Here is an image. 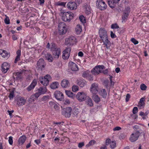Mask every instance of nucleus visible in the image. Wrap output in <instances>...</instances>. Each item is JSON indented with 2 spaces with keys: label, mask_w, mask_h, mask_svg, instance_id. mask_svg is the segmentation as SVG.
Returning <instances> with one entry per match:
<instances>
[{
  "label": "nucleus",
  "mask_w": 149,
  "mask_h": 149,
  "mask_svg": "<svg viewBox=\"0 0 149 149\" xmlns=\"http://www.w3.org/2000/svg\"><path fill=\"white\" fill-rule=\"evenodd\" d=\"M69 68L73 71H77L79 70L77 65L73 62L69 63Z\"/></svg>",
  "instance_id": "obj_14"
},
{
  "label": "nucleus",
  "mask_w": 149,
  "mask_h": 149,
  "mask_svg": "<svg viewBox=\"0 0 149 149\" xmlns=\"http://www.w3.org/2000/svg\"><path fill=\"white\" fill-rule=\"evenodd\" d=\"M37 81L36 79H34L31 84L27 88V90L28 91H29L34 88L37 84Z\"/></svg>",
  "instance_id": "obj_19"
},
{
  "label": "nucleus",
  "mask_w": 149,
  "mask_h": 149,
  "mask_svg": "<svg viewBox=\"0 0 149 149\" xmlns=\"http://www.w3.org/2000/svg\"><path fill=\"white\" fill-rule=\"evenodd\" d=\"M128 11L127 12H124L123 14V17H122V22H125V20L127 18L128 16L129 15V14L130 13V11L129 10V9L127 8Z\"/></svg>",
  "instance_id": "obj_26"
},
{
  "label": "nucleus",
  "mask_w": 149,
  "mask_h": 149,
  "mask_svg": "<svg viewBox=\"0 0 149 149\" xmlns=\"http://www.w3.org/2000/svg\"><path fill=\"white\" fill-rule=\"evenodd\" d=\"M67 7L68 9L70 10H75L77 8V5L74 2L70 1L67 4Z\"/></svg>",
  "instance_id": "obj_15"
},
{
  "label": "nucleus",
  "mask_w": 149,
  "mask_h": 149,
  "mask_svg": "<svg viewBox=\"0 0 149 149\" xmlns=\"http://www.w3.org/2000/svg\"><path fill=\"white\" fill-rule=\"evenodd\" d=\"M111 37L112 38H114L116 37V35L112 31L111 32Z\"/></svg>",
  "instance_id": "obj_58"
},
{
  "label": "nucleus",
  "mask_w": 149,
  "mask_h": 149,
  "mask_svg": "<svg viewBox=\"0 0 149 149\" xmlns=\"http://www.w3.org/2000/svg\"><path fill=\"white\" fill-rule=\"evenodd\" d=\"M55 103L53 102H49V107L52 108L54 107V105H55Z\"/></svg>",
  "instance_id": "obj_49"
},
{
  "label": "nucleus",
  "mask_w": 149,
  "mask_h": 149,
  "mask_svg": "<svg viewBox=\"0 0 149 149\" xmlns=\"http://www.w3.org/2000/svg\"><path fill=\"white\" fill-rule=\"evenodd\" d=\"M96 5L98 8L101 10H104L107 7L106 4L102 0H97Z\"/></svg>",
  "instance_id": "obj_9"
},
{
  "label": "nucleus",
  "mask_w": 149,
  "mask_h": 149,
  "mask_svg": "<svg viewBox=\"0 0 149 149\" xmlns=\"http://www.w3.org/2000/svg\"><path fill=\"white\" fill-rule=\"evenodd\" d=\"M49 98V96H44L42 98L41 100L43 102H45L47 101Z\"/></svg>",
  "instance_id": "obj_42"
},
{
  "label": "nucleus",
  "mask_w": 149,
  "mask_h": 149,
  "mask_svg": "<svg viewBox=\"0 0 149 149\" xmlns=\"http://www.w3.org/2000/svg\"><path fill=\"white\" fill-rule=\"evenodd\" d=\"M87 75L88 74L86 73V72H84L83 73L82 76L84 77H87Z\"/></svg>",
  "instance_id": "obj_60"
},
{
  "label": "nucleus",
  "mask_w": 149,
  "mask_h": 149,
  "mask_svg": "<svg viewBox=\"0 0 149 149\" xmlns=\"http://www.w3.org/2000/svg\"><path fill=\"white\" fill-rule=\"evenodd\" d=\"M66 3L64 2H58L57 3V5L58 6H62L65 7Z\"/></svg>",
  "instance_id": "obj_52"
},
{
  "label": "nucleus",
  "mask_w": 149,
  "mask_h": 149,
  "mask_svg": "<svg viewBox=\"0 0 149 149\" xmlns=\"http://www.w3.org/2000/svg\"><path fill=\"white\" fill-rule=\"evenodd\" d=\"M84 145V143L83 142L80 143L78 144V146L79 148L82 147Z\"/></svg>",
  "instance_id": "obj_55"
},
{
  "label": "nucleus",
  "mask_w": 149,
  "mask_h": 149,
  "mask_svg": "<svg viewBox=\"0 0 149 149\" xmlns=\"http://www.w3.org/2000/svg\"><path fill=\"white\" fill-rule=\"evenodd\" d=\"M45 58L49 62H52L53 60L52 55L49 53H47L45 55Z\"/></svg>",
  "instance_id": "obj_29"
},
{
  "label": "nucleus",
  "mask_w": 149,
  "mask_h": 149,
  "mask_svg": "<svg viewBox=\"0 0 149 149\" xmlns=\"http://www.w3.org/2000/svg\"><path fill=\"white\" fill-rule=\"evenodd\" d=\"M79 19L81 22L83 23H85L86 22L85 19L83 15H81L79 17Z\"/></svg>",
  "instance_id": "obj_39"
},
{
  "label": "nucleus",
  "mask_w": 149,
  "mask_h": 149,
  "mask_svg": "<svg viewBox=\"0 0 149 149\" xmlns=\"http://www.w3.org/2000/svg\"><path fill=\"white\" fill-rule=\"evenodd\" d=\"M20 56H17L15 61V63H16L20 60Z\"/></svg>",
  "instance_id": "obj_57"
},
{
  "label": "nucleus",
  "mask_w": 149,
  "mask_h": 149,
  "mask_svg": "<svg viewBox=\"0 0 149 149\" xmlns=\"http://www.w3.org/2000/svg\"><path fill=\"white\" fill-rule=\"evenodd\" d=\"M37 65L38 68L42 70L45 68V64L44 60L42 58H40L38 61Z\"/></svg>",
  "instance_id": "obj_16"
},
{
  "label": "nucleus",
  "mask_w": 149,
  "mask_h": 149,
  "mask_svg": "<svg viewBox=\"0 0 149 149\" xmlns=\"http://www.w3.org/2000/svg\"><path fill=\"white\" fill-rule=\"evenodd\" d=\"M56 110H58L59 109V107L58 106L57 104L55 103L53 107Z\"/></svg>",
  "instance_id": "obj_53"
},
{
  "label": "nucleus",
  "mask_w": 149,
  "mask_h": 149,
  "mask_svg": "<svg viewBox=\"0 0 149 149\" xmlns=\"http://www.w3.org/2000/svg\"><path fill=\"white\" fill-rule=\"evenodd\" d=\"M51 79L50 76L48 74L45 76L44 78L40 77L39 78V81L44 86H46L48 85L49 80Z\"/></svg>",
  "instance_id": "obj_5"
},
{
  "label": "nucleus",
  "mask_w": 149,
  "mask_h": 149,
  "mask_svg": "<svg viewBox=\"0 0 149 149\" xmlns=\"http://www.w3.org/2000/svg\"><path fill=\"white\" fill-rule=\"evenodd\" d=\"M104 68V66L103 65H98L95 67L92 70L93 74L95 75L98 74L100 73L101 71Z\"/></svg>",
  "instance_id": "obj_8"
},
{
  "label": "nucleus",
  "mask_w": 149,
  "mask_h": 149,
  "mask_svg": "<svg viewBox=\"0 0 149 149\" xmlns=\"http://www.w3.org/2000/svg\"><path fill=\"white\" fill-rule=\"evenodd\" d=\"M130 97V95L129 94H127L126 96L125 101L126 102H128Z\"/></svg>",
  "instance_id": "obj_50"
},
{
  "label": "nucleus",
  "mask_w": 149,
  "mask_h": 149,
  "mask_svg": "<svg viewBox=\"0 0 149 149\" xmlns=\"http://www.w3.org/2000/svg\"><path fill=\"white\" fill-rule=\"evenodd\" d=\"M99 36L102 40L104 44L108 48L111 45V42L108 39L107 31L104 28H100L99 30Z\"/></svg>",
  "instance_id": "obj_1"
},
{
  "label": "nucleus",
  "mask_w": 149,
  "mask_h": 149,
  "mask_svg": "<svg viewBox=\"0 0 149 149\" xmlns=\"http://www.w3.org/2000/svg\"><path fill=\"white\" fill-rule=\"evenodd\" d=\"M74 16V15L71 12H64L62 17V19L65 22H69L70 20L72 19Z\"/></svg>",
  "instance_id": "obj_3"
},
{
  "label": "nucleus",
  "mask_w": 149,
  "mask_h": 149,
  "mask_svg": "<svg viewBox=\"0 0 149 149\" xmlns=\"http://www.w3.org/2000/svg\"><path fill=\"white\" fill-rule=\"evenodd\" d=\"M86 81L84 80H81L79 81L77 84L81 87H83L86 84Z\"/></svg>",
  "instance_id": "obj_34"
},
{
  "label": "nucleus",
  "mask_w": 149,
  "mask_h": 149,
  "mask_svg": "<svg viewBox=\"0 0 149 149\" xmlns=\"http://www.w3.org/2000/svg\"><path fill=\"white\" fill-rule=\"evenodd\" d=\"M79 90L78 87L76 86H73L72 87V90L73 91L75 92Z\"/></svg>",
  "instance_id": "obj_44"
},
{
  "label": "nucleus",
  "mask_w": 149,
  "mask_h": 149,
  "mask_svg": "<svg viewBox=\"0 0 149 149\" xmlns=\"http://www.w3.org/2000/svg\"><path fill=\"white\" fill-rule=\"evenodd\" d=\"M51 46L50 49L52 52L54 57L58 58L60 54V49L57 47L56 44L53 42L51 43Z\"/></svg>",
  "instance_id": "obj_2"
},
{
  "label": "nucleus",
  "mask_w": 149,
  "mask_h": 149,
  "mask_svg": "<svg viewBox=\"0 0 149 149\" xmlns=\"http://www.w3.org/2000/svg\"><path fill=\"white\" fill-rule=\"evenodd\" d=\"M8 97L10 100L13 99L14 97V92L13 91L11 92L9 94Z\"/></svg>",
  "instance_id": "obj_47"
},
{
  "label": "nucleus",
  "mask_w": 149,
  "mask_h": 149,
  "mask_svg": "<svg viewBox=\"0 0 149 149\" xmlns=\"http://www.w3.org/2000/svg\"><path fill=\"white\" fill-rule=\"evenodd\" d=\"M76 33L78 34L80 33L82 31V27L79 25H77L75 29Z\"/></svg>",
  "instance_id": "obj_33"
},
{
  "label": "nucleus",
  "mask_w": 149,
  "mask_h": 149,
  "mask_svg": "<svg viewBox=\"0 0 149 149\" xmlns=\"http://www.w3.org/2000/svg\"><path fill=\"white\" fill-rule=\"evenodd\" d=\"M72 109L71 107H68L62 109V113L66 118H69L71 116Z\"/></svg>",
  "instance_id": "obj_6"
},
{
  "label": "nucleus",
  "mask_w": 149,
  "mask_h": 149,
  "mask_svg": "<svg viewBox=\"0 0 149 149\" xmlns=\"http://www.w3.org/2000/svg\"><path fill=\"white\" fill-rule=\"evenodd\" d=\"M100 94L103 97H106L107 95V93L104 89H102L101 91Z\"/></svg>",
  "instance_id": "obj_36"
},
{
  "label": "nucleus",
  "mask_w": 149,
  "mask_h": 149,
  "mask_svg": "<svg viewBox=\"0 0 149 149\" xmlns=\"http://www.w3.org/2000/svg\"><path fill=\"white\" fill-rule=\"evenodd\" d=\"M34 141L37 144H38L40 143V140L39 139L36 140H35Z\"/></svg>",
  "instance_id": "obj_63"
},
{
  "label": "nucleus",
  "mask_w": 149,
  "mask_h": 149,
  "mask_svg": "<svg viewBox=\"0 0 149 149\" xmlns=\"http://www.w3.org/2000/svg\"><path fill=\"white\" fill-rule=\"evenodd\" d=\"M96 143V141L94 140H92L91 141L88 143L86 145V147H88L90 146L93 145Z\"/></svg>",
  "instance_id": "obj_38"
},
{
  "label": "nucleus",
  "mask_w": 149,
  "mask_h": 149,
  "mask_svg": "<svg viewBox=\"0 0 149 149\" xmlns=\"http://www.w3.org/2000/svg\"><path fill=\"white\" fill-rule=\"evenodd\" d=\"M96 94H93L92 96L93 100L96 103H98L100 101V97Z\"/></svg>",
  "instance_id": "obj_25"
},
{
  "label": "nucleus",
  "mask_w": 149,
  "mask_h": 149,
  "mask_svg": "<svg viewBox=\"0 0 149 149\" xmlns=\"http://www.w3.org/2000/svg\"><path fill=\"white\" fill-rule=\"evenodd\" d=\"M10 68V65L7 62H4L2 64L1 67L2 72L5 73Z\"/></svg>",
  "instance_id": "obj_18"
},
{
  "label": "nucleus",
  "mask_w": 149,
  "mask_h": 149,
  "mask_svg": "<svg viewBox=\"0 0 149 149\" xmlns=\"http://www.w3.org/2000/svg\"><path fill=\"white\" fill-rule=\"evenodd\" d=\"M131 40L135 45L139 43L138 41L134 38H132Z\"/></svg>",
  "instance_id": "obj_46"
},
{
  "label": "nucleus",
  "mask_w": 149,
  "mask_h": 149,
  "mask_svg": "<svg viewBox=\"0 0 149 149\" xmlns=\"http://www.w3.org/2000/svg\"><path fill=\"white\" fill-rule=\"evenodd\" d=\"M65 93L68 97H71L72 99L74 98L75 96V94L70 91H65Z\"/></svg>",
  "instance_id": "obj_30"
},
{
  "label": "nucleus",
  "mask_w": 149,
  "mask_h": 149,
  "mask_svg": "<svg viewBox=\"0 0 149 149\" xmlns=\"http://www.w3.org/2000/svg\"><path fill=\"white\" fill-rule=\"evenodd\" d=\"M76 39L73 36H71L69 38L65 39V41L66 44H69L70 45H73L75 42Z\"/></svg>",
  "instance_id": "obj_17"
},
{
  "label": "nucleus",
  "mask_w": 149,
  "mask_h": 149,
  "mask_svg": "<svg viewBox=\"0 0 149 149\" xmlns=\"http://www.w3.org/2000/svg\"><path fill=\"white\" fill-rule=\"evenodd\" d=\"M78 56H79L82 57L83 56V53L81 52H79L78 54Z\"/></svg>",
  "instance_id": "obj_62"
},
{
  "label": "nucleus",
  "mask_w": 149,
  "mask_h": 149,
  "mask_svg": "<svg viewBox=\"0 0 149 149\" xmlns=\"http://www.w3.org/2000/svg\"><path fill=\"white\" fill-rule=\"evenodd\" d=\"M41 94L38 92L34 94L35 97L36 98H38Z\"/></svg>",
  "instance_id": "obj_54"
},
{
  "label": "nucleus",
  "mask_w": 149,
  "mask_h": 149,
  "mask_svg": "<svg viewBox=\"0 0 149 149\" xmlns=\"http://www.w3.org/2000/svg\"><path fill=\"white\" fill-rule=\"evenodd\" d=\"M55 97L58 100L61 101L63 99V94L59 91H56L54 93Z\"/></svg>",
  "instance_id": "obj_13"
},
{
  "label": "nucleus",
  "mask_w": 149,
  "mask_h": 149,
  "mask_svg": "<svg viewBox=\"0 0 149 149\" xmlns=\"http://www.w3.org/2000/svg\"><path fill=\"white\" fill-rule=\"evenodd\" d=\"M22 73L21 72H17L14 73L13 75V77L16 80H19L22 78Z\"/></svg>",
  "instance_id": "obj_20"
},
{
  "label": "nucleus",
  "mask_w": 149,
  "mask_h": 149,
  "mask_svg": "<svg viewBox=\"0 0 149 149\" xmlns=\"http://www.w3.org/2000/svg\"><path fill=\"white\" fill-rule=\"evenodd\" d=\"M140 135V133L139 131H136L132 133L130 138V140L132 142L136 141L138 139Z\"/></svg>",
  "instance_id": "obj_7"
},
{
  "label": "nucleus",
  "mask_w": 149,
  "mask_h": 149,
  "mask_svg": "<svg viewBox=\"0 0 149 149\" xmlns=\"http://www.w3.org/2000/svg\"><path fill=\"white\" fill-rule=\"evenodd\" d=\"M0 54L4 58H8L10 56V53L7 52L6 51L0 49Z\"/></svg>",
  "instance_id": "obj_22"
},
{
  "label": "nucleus",
  "mask_w": 149,
  "mask_h": 149,
  "mask_svg": "<svg viewBox=\"0 0 149 149\" xmlns=\"http://www.w3.org/2000/svg\"><path fill=\"white\" fill-rule=\"evenodd\" d=\"M112 141L111 139L109 138L107 139L105 141V146H108L109 144H110Z\"/></svg>",
  "instance_id": "obj_45"
},
{
  "label": "nucleus",
  "mask_w": 149,
  "mask_h": 149,
  "mask_svg": "<svg viewBox=\"0 0 149 149\" xmlns=\"http://www.w3.org/2000/svg\"><path fill=\"white\" fill-rule=\"evenodd\" d=\"M59 33L60 35L65 34L67 31V28L65 24L63 22L60 23L58 26Z\"/></svg>",
  "instance_id": "obj_4"
},
{
  "label": "nucleus",
  "mask_w": 149,
  "mask_h": 149,
  "mask_svg": "<svg viewBox=\"0 0 149 149\" xmlns=\"http://www.w3.org/2000/svg\"><path fill=\"white\" fill-rule=\"evenodd\" d=\"M6 18L4 20V22L6 24H10V20L9 18L6 15H5Z\"/></svg>",
  "instance_id": "obj_37"
},
{
  "label": "nucleus",
  "mask_w": 149,
  "mask_h": 149,
  "mask_svg": "<svg viewBox=\"0 0 149 149\" xmlns=\"http://www.w3.org/2000/svg\"><path fill=\"white\" fill-rule=\"evenodd\" d=\"M100 149H107V147L106 146L104 145L102 146H101L100 148Z\"/></svg>",
  "instance_id": "obj_64"
},
{
  "label": "nucleus",
  "mask_w": 149,
  "mask_h": 149,
  "mask_svg": "<svg viewBox=\"0 0 149 149\" xmlns=\"http://www.w3.org/2000/svg\"><path fill=\"white\" fill-rule=\"evenodd\" d=\"M116 146V143L115 141H112L110 144V147L111 148H114Z\"/></svg>",
  "instance_id": "obj_40"
},
{
  "label": "nucleus",
  "mask_w": 149,
  "mask_h": 149,
  "mask_svg": "<svg viewBox=\"0 0 149 149\" xmlns=\"http://www.w3.org/2000/svg\"><path fill=\"white\" fill-rule=\"evenodd\" d=\"M121 128L117 126L113 129V131H118L120 130Z\"/></svg>",
  "instance_id": "obj_56"
},
{
  "label": "nucleus",
  "mask_w": 149,
  "mask_h": 149,
  "mask_svg": "<svg viewBox=\"0 0 149 149\" xmlns=\"http://www.w3.org/2000/svg\"><path fill=\"white\" fill-rule=\"evenodd\" d=\"M108 3L109 6L111 8H113L114 7L116 3H117L115 2L113 0H108Z\"/></svg>",
  "instance_id": "obj_32"
},
{
  "label": "nucleus",
  "mask_w": 149,
  "mask_h": 149,
  "mask_svg": "<svg viewBox=\"0 0 149 149\" xmlns=\"http://www.w3.org/2000/svg\"><path fill=\"white\" fill-rule=\"evenodd\" d=\"M38 92L42 94H45L47 92V89L45 86L40 87L38 89Z\"/></svg>",
  "instance_id": "obj_27"
},
{
  "label": "nucleus",
  "mask_w": 149,
  "mask_h": 149,
  "mask_svg": "<svg viewBox=\"0 0 149 149\" xmlns=\"http://www.w3.org/2000/svg\"><path fill=\"white\" fill-rule=\"evenodd\" d=\"M145 99L144 98H142L140 100L139 104L138 106L139 107H140L141 109L145 105V102H144Z\"/></svg>",
  "instance_id": "obj_28"
},
{
  "label": "nucleus",
  "mask_w": 149,
  "mask_h": 149,
  "mask_svg": "<svg viewBox=\"0 0 149 149\" xmlns=\"http://www.w3.org/2000/svg\"><path fill=\"white\" fill-rule=\"evenodd\" d=\"M59 85L58 83L57 82H53L50 85V87L52 89H55L58 88Z\"/></svg>",
  "instance_id": "obj_35"
},
{
  "label": "nucleus",
  "mask_w": 149,
  "mask_h": 149,
  "mask_svg": "<svg viewBox=\"0 0 149 149\" xmlns=\"http://www.w3.org/2000/svg\"><path fill=\"white\" fill-rule=\"evenodd\" d=\"M26 102V100L23 97H21L19 99L17 104L19 106H22L24 105Z\"/></svg>",
  "instance_id": "obj_23"
},
{
  "label": "nucleus",
  "mask_w": 149,
  "mask_h": 149,
  "mask_svg": "<svg viewBox=\"0 0 149 149\" xmlns=\"http://www.w3.org/2000/svg\"><path fill=\"white\" fill-rule=\"evenodd\" d=\"M140 88L142 90L145 91L147 88V86L144 84H141L140 86Z\"/></svg>",
  "instance_id": "obj_41"
},
{
  "label": "nucleus",
  "mask_w": 149,
  "mask_h": 149,
  "mask_svg": "<svg viewBox=\"0 0 149 149\" xmlns=\"http://www.w3.org/2000/svg\"><path fill=\"white\" fill-rule=\"evenodd\" d=\"M13 137L12 136H10L9 137L8 142L9 143L10 145H12L13 143Z\"/></svg>",
  "instance_id": "obj_48"
},
{
  "label": "nucleus",
  "mask_w": 149,
  "mask_h": 149,
  "mask_svg": "<svg viewBox=\"0 0 149 149\" xmlns=\"http://www.w3.org/2000/svg\"><path fill=\"white\" fill-rule=\"evenodd\" d=\"M17 56H20L21 51L20 50H18L17 52Z\"/></svg>",
  "instance_id": "obj_59"
},
{
  "label": "nucleus",
  "mask_w": 149,
  "mask_h": 149,
  "mask_svg": "<svg viewBox=\"0 0 149 149\" xmlns=\"http://www.w3.org/2000/svg\"><path fill=\"white\" fill-rule=\"evenodd\" d=\"M138 109L137 107H134L133 109V113L134 114H136L138 112Z\"/></svg>",
  "instance_id": "obj_51"
},
{
  "label": "nucleus",
  "mask_w": 149,
  "mask_h": 149,
  "mask_svg": "<svg viewBox=\"0 0 149 149\" xmlns=\"http://www.w3.org/2000/svg\"><path fill=\"white\" fill-rule=\"evenodd\" d=\"M61 84L63 88H66L69 86L70 83L68 80L64 79L62 81Z\"/></svg>",
  "instance_id": "obj_24"
},
{
  "label": "nucleus",
  "mask_w": 149,
  "mask_h": 149,
  "mask_svg": "<svg viewBox=\"0 0 149 149\" xmlns=\"http://www.w3.org/2000/svg\"><path fill=\"white\" fill-rule=\"evenodd\" d=\"M111 28L112 29H115L119 28V27L116 23H115L111 25Z\"/></svg>",
  "instance_id": "obj_43"
},
{
  "label": "nucleus",
  "mask_w": 149,
  "mask_h": 149,
  "mask_svg": "<svg viewBox=\"0 0 149 149\" xmlns=\"http://www.w3.org/2000/svg\"><path fill=\"white\" fill-rule=\"evenodd\" d=\"M70 103V101L68 100H66L64 102V104H68Z\"/></svg>",
  "instance_id": "obj_61"
},
{
  "label": "nucleus",
  "mask_w": 149,
  "mask_h": 149,
  "mask_svg": "<svg viewBox=\"0 0 149 149\" xmlns=\"http://www.w3.org/2000/svg\"><path fill=\"white\" fill-rule=\"evenodd\" d=\"M26 139V137L25 135L21 136L19 139L18 143L19 145H22L25 141Z\"/></svg>",
  "instance_id": "obj_21"
},
{
  "label": "nucleus",
  "mask_w": 149,
  "mask_h": 149,
  "mask_svg": "<svg viewBox=\"0 0 149 149\" xmlns=\"http://www.w3.org/2000/svg\"><path fill=\"white\" fill-rule=\"evenodd\" d=\"M71 49L70 47H67L63 52L62 58L64 59H67L69 56Z\"/></svg>",
  "instance_id": "obj_11"
},
{
  "label": "nucleus",
  "mask_w": 149,
  "mask_h": 149,
  "mask_svg": "<svg viewBox=\"0 0 149 149\" xmlns=\"http://www.w3.org/2000/svg\"><path fill=\"white\" fill-rule=\"evenodd\" d=\"M86 103L89 107H92L93 106V104L92 100L89 97H88L87 100L86 101Z\"/></svg>",
  "instance_id": "obj_31"
},
{
  "label": "nucleus",
  "mask_w": 149,
  "mask_h": 149,
  "mask_svg": "<svg viewBox=\"0 0 149 149\" xmlns=\"http://www.w3.org/2000/svg\"><path fill=\"white\" fill-rule=\"evenodd\" d=\"M99 90V88L97 84L93 83L91 84L90 91L93 94H97L98 93Z\"/></svg>",
  "instance_id": "obj_12"
},
{
  "label": "nucleus",
  "mask_w": 149,
  "mask_h": 149,
  "mask_svg": "<svg viewBox=\"0 0 149 149\" xmlns=\"http://www.w3.org/2000/svg\"><path fill=\"white\" fill-rule=\"evenodd\" d=\"M87 97L86 94L83 92L78 93L76 95L77 99L80 102L84 101Z\"/></svg>",
  "instance_id": "obj_10"
}]
</instances>
